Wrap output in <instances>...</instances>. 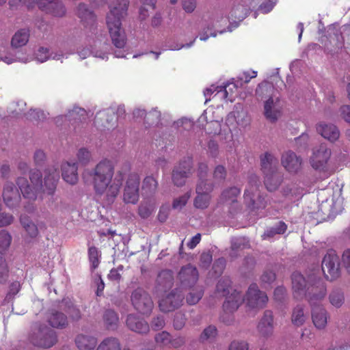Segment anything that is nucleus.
<instances>
[{
    "mask_svg": "<svg viewBox=\"0 0 350 350\" xmlns=\"http://www.w3.org/2000/svg\"><path fill=\"white\" fill-rule=\"evenodd\" d=\"M48 322L53 327L62 329L68 325V318L64 313L51 310L48 316Z\"/></svg>",
    "mask_w": 350,
    "mask_h": 350,
    "instance_id": "nucleus-31",
    "label": "nucleus"
},
{
    "mask_svg": "<svg viewBox=\"0 0 350 350\" xmlns=\"http://www.w3.org/2000/svg\"><path fill=\"white\" fill-rule=\"evenodd\" d=\"M247 304L252 308H262L268 301V297L265 292L259 290L256 284H252L246 294Z\"/></svg>",
    "mask_w": 350,
    "mask_h": 350,
    "instance_id": "nucleus-16",
    "label": "nucleus"
},
{
    "mask_svg": "<svg viewBox=\"0 0 350 350\" xmlns=\"http://www.w3.org/2000/svg\"><path fill=\"white\" fill-rule=\"evenodd\" d=\"M131 302L139 312L148 314L153 308V301L150 295L143 288H137L131 294Z\"/></svg>",
    "mask_w": 350,
    "mask_h": 350,
    "instance_id": "nucleus-10",
    "label": "nucleus"
},
{
    "mask_svg": "<svg viewBox=\"0 0 350 350\" xmlns=\"http://www.w3.org/2000/svg\"><path fill=\"white\" fill-rule=\"evenodd\" d=\"M342 263L347 272L350 273V249H347L343 252Z\"/></svg>",
    "mask_w": 350,
    "mask_h": 350,
    "instance_id": "nucleus-63",
    "label": "nucleus"
},
{
    "mask_svg": "<svg viewBox=\"0 0 350 350\" xmlns=\"http://www.w3.org/2000/svg\"><path fill=\"white\" fill-rule=\"evenodd\" d=\"M88 256L90 261L92 262V267L96 269L99 265L98 251L94 246H92L88 249Z\"/></svg>",
    "mask_w": 350,
    "mask_h": 350,
    "instance_id": "nucleus-54",
    "label": "nucleus"
},
{
    "mask_svg": "<svg viewBox=\"0 0 350 350\" xmlns=\"http://www.w3.org/2000/svg\"><path fill=\"white\" fill-rule=\"evenodd\" d=\"M143 5L139 10V17L142 20H145L148 16V8L154 10L157 0H140Z\"/></svg>",
    "mask_w": 350,
    "mask_h": 350,
    "instance_id": "nucleus-48",
    "label": "nucleus"
},
{
    "mask_svg": "<svg viewBox=\"0 0 350 350\" xmlns=\"http://www.w3.org/2000/svg\"><path fill=\"white\" fill-rule=\"evenodd\" d=\"M317 130L322 137L331 142H336L340 137V131L334 124H319Z\"/></svg>",
    "mask_w": 350,
    "mask_h": 350,
    "instance_id": "nucleus-28",
    "label": "nucleus"
},
{
    "mask_svg": "<svg viewBox=\"0 0 350 350\" xmlns=\"http://www.w3.org/2000/svg\"><path fill=\"white\" fill-rule=\"evenodd\" d=\"M96 350H121L120 343L116 338H107L98 345Z\"/></svg>",
    "mask_w": 350,
    "mask_h": 350,
    "instance_id": "nucleus-42",
    "label": "nucleus"
},
{
    "mask_svg": "<svg viewBox=\"0 0 350 350\" xmlns=\"http://www.w3.org/2000/svg\"><path fill=\"white\" fill-rule=\"evenodd\" d=\"M240 193V189L232 187L224 190L220 196V201L222 203H230V207L229 208V212L230 214L235 213L237 210L239 209L240 204L237 200V198Z\"/></svg>",
    "mask_w": 350,
    "mask_h": 350,
    "instance_id": "nucleus-20",
    "label": "nucleus"
},
{
    "mask_svg": "<svg viewBox=\"0 0 350 350\" xmlns=\"http://www.w3.org/2000/svg\"><path fill=\"white\" fill-rule=\"evenodd\" d=\"M257 77V71L251 70V71H244L240 76L238 77L237 81V83H240L242 85L243 83H248L252 79L256 78Z\"/></svg>",
    "mask_w": 350,
    "mask_h": 350,
    "instance_id": "nucleus-53",
    "label": "nucleus"
},
{
    "mask_svg": "<svg viewBox=\"0 0 350 350\" xmlns=\"http://www.w3.org/2000/svg\"><path fill=\"white\" fill-rule=\"evenodd\" d=\"M42 174L38 170H33L29 172V179L32 185L29 184L27 179L25 177H18L16 184L25 198L30 200L36 199V193L38 190L42 189Z\"/></svg>",
    "mask_w": 350,
    "mask_h": 350,
    "instance_id": "nucleus-7",
    "label": "nucleus"
},
{
    "mask_svg": "<svg viewBox=\"0 0 350 350\" xmlns=\"http://www.w3.org/2000/svg\"><path fill=\"white\" fill-rule=\"evenodd\" d=\"M75 343L79 350H94L97 344L96 338L79 334L75 339Z\"/></svg>",
    "mask_w": 350,
    "mask_h": 350,
    "instance_id": "nucleus-35",
    "label": "nucleus"
},
{
    "mask_svg": "<svg viewBox=\"0 0 350 350\" xmlns=\"http://www.w3.org/2000/svg\"><path fill=\"white\" fill-rule=\"evenodd\" d=\"M293 296L297 299L306 297L310 305L321 301L325 296L327 289L325 283L320 278L310 275L308 280L298 272L291 276Z\"/></svg>",
    "mask_w": 350,
    "mask_h": 350,
    "instance_id": "nucleus-2",
    "label": "nucleus"
},
{
    "mask_svg": "<svg viewBox=\"0 0 350 350\" xmlns=\"http://www.w3.org/2000/svg\"><path fill=\"white\" fill-rule=\"evenodd\" d=\"M329 299L331 304L336 308L340 307L344 303L343 293L338 289L332 291Z\"/></svg>",
    "mask_w": 350,
    "mask_h": 350,
    "instance_id": "nucleus-49",
    "label": "nucleus"
},
{
    "mask_svg": "<svg viewBox=\"0 0 350 350\" xmlns=\"http://www.w3.org/2000/svg\"><path fill=\"white\" fill-rule=\"evenodd\" d=\"M104 322L108 329H114L118 323L119 318L113 310H107L103 315Z\"/></svg>",
    "mask_w": 350,
    "mask_h": 350,
    "instance_id": "nucleus-44",
    "label": "nucleus"
},
{
    "mask_svg": "<svg viewBox=\"0 0 350 350\" xmlns=\"http://www.w3.org/2000/svg\"><path fill=\"white\" fill-rule=\"evenodd\" d=\"M282 164L290 173H297L301 168V159L292 151H288L282 154Z\"/></svg>",
    "mask_w": 350,
    "mask_h": 350,
    "instance_id": "nucleus-21",
    "label": "nucleus"
},
{
    "mask_svg": "<svg viewBox=\"0 0 350 350\" xmlns=\"http://www.w3.org/2000/svg\"><path fill=\"white\" fill-rule=\"evenodd\" d=\"M18 2L28 9L36 3L40 10L56 17H62L66 14V8L60 0H18ZM9 4L11 7L16 5V0H10Z\"/></svg>",
    "mask_w": 350,
    "mask_h": 350,
    "instance_id": "nucleus-6",
    "label": "nucleus"
},
{
    "mask_svg": "<svg viewBox=\"0 0 350 350\" xmlns=\"http://www.w3.org/2000/svg\"><path fill=\"white\" fill-rule=\"evenodd\" d=\"M260 181L257 176H252L247 188L244 192V201L252 211L265 209L269 204L267 196L259 190Z\"/></svg>",
    "mask_w": 350,
    "mask_h": 350,
    "instance_id": "nucleus-4",
    "label": "nucleus"
},
{
    "mask_svg": "<svg viewBox=\"0 0 350 350\" xmlns=\"http://www.w3.org/2000/svg\"><path fill=\"white\" fill-rule=\"evenodd\" d=\"M199 278L198 271L196 267L188 264L180 269L177 280L180 288L183 289H190L197 283Z\"/></svg>",
    "mask_w": 350,
    "mask_h": 350,
    "instance_id": "nucleus-12",
    "label": "nucleus"
},
{
    "mask_svg": "<svg viewBox=\"0 0 350 350\" xmlns=\"http://www.w3.org/2000/svg\"><path fill=\"white\" fill-rule=\"evenodd\" d=\"M203 294L204 292L201 288L193 289L187 296L186 301L189 305H195L201 299Z\"/></svg>",
    "mask_w": 350,
    "mask_h": 350,
    "instance_id": "nucleus-50",
    "label": "nucleus"
},
{
    "mask_svg": "<svg viewBox=\"0 0 350 350\" xmlns=\"http://www.w3.org/2000/svg\"><path fill=\"white\" fill-rule=\"evenodd\" d=\"M243 297L241 293L237 290H234L230 295L226 297V299L223 304L224 312L228 313L234 312L243 303Z\"/></svg>",
    "mask_w": 350,
    "mask_h": 350,
    "instance_id": "nucleus-27",
    "label": "nucleus"
},
{
    "mask_svg": "<svg viewBox=\"0 0 350 350\" xmlns=\"http://www.w3.org/2000/svg\"><path fill=\"white\" fill-rule=\"evenodd\" d=\"M86 111L84 109L74 107L72 110L69 111L66 115L57 118V122L59 121V119L68 120L72 124L83 122L86 120Z\"/></svg>",
    "mask_w": 350,
    "mask_h": 350,
    "instance_id": "nucleus-33",
    "label": "nucleus"
},
{
    "mask_svg": "<svg viewBox=\"0 0 350 350\" xmlns=\"http://www.w3.org/2000/svg\"><path fill=\"white\" fill-rule=\"evenodd\" d=\"M29 31L27 29H21L13 36L11 44L15 48L25 46L29 41Z\"/></svg>",
    "mask_w": 350,
    "mask_h": 350,
    "instance_id": "nucleus-38",
    "label": "nucleus"
},
{
    "mask_svg": "<svg viewBox=\"0 0 350 350\" xmlns=\"http://www.w3.org/2000/svg\"><path fill=\"white\" fill-rule=\"evenodd\" d=\"M261 170L264 175L276 172L278 159L270 152H266L260 156Z\"/></svg>",
    "mask_w": 350,
    "mask_h": 350,
    "instance_id": "nucleus-25",
    "label": "nucleus"
},
{
    "mask_svg": "<svg viewBox=\"0 0 350 350\" xmlns=\"http://www.w3.org/2000/svg\"><path fill=\"white\" fill-rule=\"evenodd\" d=\"M62 176L63 179L70 185H75L79 180L77 165L76 163H64L62 165Z\"/></svg>",
    "mask_w": 350,
    "mask_h": 350,
    "instance_id": "nucleus-26",
    "label": "nucleus"
},
{
    "mask_svg": "<svg viewBox=\"0 0 350 350\" xmlns=\"http://www.w3.org/2000/svg\"><path fill=\"white\" fill-rule=\"evenodd\" d=\"M113 120L116 122L114 113L109 110H103L100 111L96 114L94 124L96 126H101L109 129V127L113 126L114 123L111 125V122H113Z\"/></svg>",
    "mask_w": 350,
    "mask_h": 350,
    "instance_id": "nucleus-32",
    "label": "nucleus"
},
{
    "mask_svg": "<svg viewBox=\"0 0 350 350\" xmlns=\"http://www.w3.org/2000/svg\"><path fill=\"white\" fill-rule=\"evenodd\" d=\"M191 197V192L188 191L184 195L174 200L172 208L174 209H180L184 207Z\"/></svg>",
    "mask_w": 350,
    "mask_h": 350,
    "instance_id": "nucleus-52",
    "label": "nucleus"
},
{
    "mask_svg": "<svg viewBox=\"0 0 350 350\" xmlns=\"http://www.w3.org/2000/svg\"><path fill=\"white\" fill-rule=\"evenodd\" d=\"M192 167L193 161L190 157L184 158L174 167L172 178L176 186L182 187L185 184L187 178L192 172Z\"/></svg>",
    "mask_w": 350,
    "mask_h": 350,
    "instance_id": "nucleus-11",
    "label": "nucleus"
},
{
    "mask_svg": "<svg viewBox=\"0 0 350 350\" xmlns=\"http://www.w3.org/2000/svg\"><path fill=\"white\" fill-rule=\"evenodd\" d=\"M321 301H317L312 307V319L314 326L321 329L325 327L327 323V314L326 310L321 306L317 305Z\"/></svg>",
    "mask_w": 350,
    "mask_h": 350,
    "instance_id": "nucleus-23",
    "label": "nucleus"
},
{
    "mask_svg": "<svg viewBox=\"0 0 350 350\" xmlns=\"http://www.w3.org/2000/svg\"><path fill=\"white\" fill-rule=\"evenodd\" d=\"M77 157L80 163L85 165L90 161L91 159V154L86 148H83L79 150Z\"/></svg>",
    "mask_w": 350,
    "mask_h": 350,
    "instance_id": "nucleus-59",
    "label": "nucleus"
},
{
    "mask_svg": "<svg viewBox=\"0 0 350 350\" xmlns=\"http://www.w3.org/2000/svg\"><path fill=\"white\" fill-rule=\"evenodd\" d=\"M126 324L130 330L141 334H147L150 329L148 323L135 314L127 316Z\"/></svg>",
    "mask_w": 350,
    "mask_h": 350,
    "instance_id": "nucleus-22",
    "label": "nucleus"
},
{
    "mask_svg": "<svg viewBox=\"0 0 350 350\" xmlns=\"http://www.w3.org/2000/svg\"><path fill=\"white\" fill-rule=\"evenodd\" d=\"M12 237L6 230H0V256L5 254L9 250Z\"/></svg>",
    "mask_w": 350,
    "mask_h": 350,
    "instance_id": "nucleus-41",
    "label": "nucleus"
},
{
    "mask_svg": "<svg viewBox=\"0 0 350 350\" xmlns=\"http://www.w3.org/2000/svg\"><path fill=\"white\" fill-rule=\"evenodd\" d=\"M14 221V217L10 213L0 212V228L8 226Z\"/></svg>",
    "mask_w": 350,
    "mask_h": 350,
    "instance_id": "nucleus-60",
    "label": "nucleus"
},
{
    "mask_svg": "<svg viewBox=\"0 0 350 350\" xmlns=\"http://www.w3.org/2000/svg\"><path fill=\"white\" fill-rule=\"evenodd\" d=\"M27 119L31 121H39L44 120L46 118V116L43 111L40 109H31L26 114Z\"/></svg>",
    "mask_w": 350,
    "mask_h": 350,
    "instance_id": "nucleus-55",
    "label": "nucleus"
},
{
    "mask_svg": "<svg viewBox=\"0 0 350 350\" xmlns=\"http://www.w3.org/2000/svg\"><path fill=\"white\" fill-rule=\"evenodd\" d=\"M322 271L325 278L329 281L338 279L340 275L339 258L333 250H329L323 258Z\"/></svg>",
    "mask_w": 350,
    "mask_h": 350,
    "instance_id": "nucleus-9",
    "label": "nucleus"
},
{
    "mask_svg": "<svg viewBox=\"0 0 350 350\" xmlns=\"http://www.w3.org/2000/svg\"><path fill=\"white\" fill-rule=\"evenodd\" d=\"M139 176L136 172L131 173L126 182L123 200L126 203L136 204L139 200Z\"/></svg>",
    "mask_w": 350,
    "mask_h": 350,
    "instance_id": "nucleus-14",
    "label": "nucleus"
},
{
    "mask_svg": "<svg viewBox=\"0 0 350 350\" xmlns=\"http://www.w3.org/2000/svg\"><path fill=\"white\" fill-rule=\"evenodd\" d=\"M273 317L271 310H266L258 325L259 332L264 336H269L273 333Z\"/></svg>",
    "mask_w": 350,
    "mask_h": 350,
    "instance_id": "nucleus-29",
    "label": "nucleus"
},
{
    "mask_svg": "<svg viewBox=\"0 0 350 350\" xmlns=\"http://www.w3.org/2000/svg\"><path fill=\"white\" fill-rule=\"evenodd\" d=\"M174 273L170 269H163L161 271L156 280L155 291L157 293L165 292L170 289L174 284Z\"/></svg>",
    "mask_w": 350,
    "mask_h": 350,
    "instance_id": "nucleus-19",
    "label": "nucleus"
},
{
    "mask_svg": "<svg viewBox=\"0 0 350 350\" xmlns=\"http://www.w3.org/2000/svg\"><path fill=\"white\" fill-rule=\"evenodd\" d=\"M250 5L247 1H242L232 8L229 18L234 21H242L250 14Z\"/></svg>",
    "mask_w": 350,
    "mask_h": 350,
    "instance_id": "nucleus-30",
    "label": "nucleus"
},
{
    "mask_svg": "<svg viewBox=\"0 0 350 350\" xmlns=\"http://www.w3.org/2000/svg\"><path fill=\"white\" fill-rule=\"evenodd\" d=\"M224 88V98L226 100H228L230 101H232L234 99L233 96V90L237 89V85L234 83H228L224 87H219V90H217V92L221 91V90Z\"/></svg>",
    "mask_w": 350,
    "mask_h": 350,
    "instance_id": "nucleus-57",
    "label": "nucleus"
},
{
    "mask_svg": "<svg viewBox=\"0 0 350 350\" xmlns=\"http://www.w3.org/2000/svg\"><path fill=\"white\" fill-rule=\"evenodd\" d=\"M129 0H113L107 16V25L113 44L119 49L124 47L126 33L122 27V18L126 14Z\"/></svg>",
    "mask_w": 350,
    "mask_h": 350,
    "instance_id": "nucleus-3",
    "label": "nucleus"
},
{
    "mask_svg": "<svg viewBox=\"0 0 350 350\" xmlns=\"http://www.w3.org/2000/svg\"><path fill=\"white\" fill-rule=\"evenodd\" d=\"M213 185L207 179L199 180L197 184L196 191V193H204L211 195V193L213 190Z\"/></svg>",
    "mask_w": 350,
    "mask_h": 350,
    "instance_id": "nucleus-47",
    "label": "nucleus"
},
{
    "mask_svg": "<svg viewBox=\"0 0 350 350\" xmlns=\"http://www.w3.org/2000/svg\"><path fill=\"white\" fill-rule=\"evenodd\" d=\"M29 339L33 346L44 349L51 348L57 341L55 332L44 325H36Z\"/></svg>",
    "mask_w": 350,
    "mask_h": 350,
    "instance_id": "nucleus-8",
    "label": "nucleus"
},
{
    "mask_svg": "<svg viewBox=\"0 0 350 350\" xmlns=\"http://www.w3.org/2000/svg\"><path fill=\"white\" fill-rule=\"evenodd\" d=\"M226 176V170L223 165H217L213 172V177L216 180H224Z\"/></svg>",
    "mask_w": 350,
    "mask_h": 350,
    "instance_id": "nucleus-61",
    "label": "nucleus"
},
{
    "mask_svg": "<svg viewBox=\"0 0 350 350\" xmlns=\"http://www.w3.org/2000/svg\"><path fill=\"white\" fill-rule=\"evenodd\" d=\"M306 320V317L304 312V307L299 304L293 310L291 322L295 326L300 327L305 323Z\"/></svg>",
    "mask_w": 350,
    "mask_h": 350,
    "instance_id": "nucleus-39",
    "label": "nucleus"
},
{
    "mask_svg": "<svg viewBox=\"0 0 350 350\" xmlns=\"http://www.w3.org/2000/svg\"><path fill=\"white\" fill-rule=\"evenodd\" d=\"M282 182V175L278 171L265 175L264 183L269 191L277 190Z\"/></svg>",
    "mask_w": 350,
    "mask_h": 350,
    "instance_id": "nucleus-36",
    "label": "nucleus"
},
{
    "mask_svg": "<svg viewBox=\"0 0 350 350\" xmlns=\"http://www.w3.org/2000/svg\"><path fill=\"white\" fill-rule=\"evenodd\" d=\"M20 221L25 231L31 238H35L38 234V229L37 226L33 223L29 217L27 215H21Z\"/></svg>",
    "mask_w": 350,
    "mask_h": 350,
    "instance_id": "nucleus-40",
    "label": "nucleus"
},
{
    "mask_svg": "<svg viewBox=\"0 0 350 350\" xmlns=\"http://www.w3.org/2000/svg\"><path fill=\"white\" fill-rule=\"evenodd\" d=\"M158 182L152 176H146L142 186V195L146 198L152 196L157 191Z\"/></svg>",
    "mask_w": 350,
    "mask_h": 350,
    "instance_id": "nucleus-37",
    "label": "nucleus"
},
{
    "mask_svg": "<svg viewBox=\"0 0 350 350\" xmlns=\"http://www.w3.org/2000/svg\"><path fill=\"white\" fill-rule=\"evenodd\" d=\"M197 196L194 199L193 205L198 209H206L209 206L211 196L204 193H196Z\"/></svg>",
    "mask_w": 350,
    "mask_h": 350,
    "instance_id": "nucleus-45",
    "label": "nucleus"
},
{
    "mask_svg": "<svg viewBox=\"0 0 350 350\" xmlns=\"http://www.w3.org/2000/svg\"><path fill=\"white\" fill-rule=\"evenodd\" d=\"M332 151L325 144H321L313 150L310 159V163L312 168L319 171H324L330 159Z\"/></svg>",
    "mask_w": 350,
    "mask_h": 350,
    "instance_id": "nucleus-13",
    "label": "nucleus"
},
{
    "mask_svg": "<svg viewBox=\"0 0 350 350\" xmlns=\"http://www.w3.org/2000/svg\"><path fill=\"white\" fill-rule=\"evenodd\" d=\"M184 298V294L176 288L159 301V308L163 312H172L183 305Z\"/></svg>",
    "mask_w": 350,
    "mask_h": 350,
    "instance_id": "nucleus-15",
    "label": "nucleus"
},
{
    "mask_svg": "<svg viewBox=\"0 0 350 350\" xmlns=\"http://www.w3.org/2000/svg\"><path fill=\"white\" fill-rule=\"evenodd\" d=\"M77 16L81 18V22L85 28L89 27L92 31L96 24V16L90 10L86 5L80 3L77 8Z\"/></svg>",
    "mask_w": 350,
    "mask_h": 350,
    "instance_id": "nucleus-24",
    "label": "nucleus"
},
{
    "mask_svg": "<svg viewBox=\"0 0 350 350\" xmlns=\"http://www.w3.org/2000/svg\"><path fill=\"white\" fill-rule=\"evenodd\" d=\"M275 89L272 83L264 81L259 83L256 90V96L258 99L267 98L264 104V114L267 119L271 122H275L280 116V111L275 109L273 96Z\"/></svg>",
    "mask_w": 350,
    "mask_h": 350,
    "instance_id": "nucleus-5",
    "label": "nucleus"
},
{
    "mask_svg": "<svg viewBox=\"0 0 350 350\" xmlns=\"http://www.w3.org/2000/svg\"><path fill=\"white\" fill-rule=\"evenodd\" d=\"M185 315L181 312L176 313L173 321L174 327L177 330H180L183 328V327L185 325Z\"/></svg>",
    "mask_w": 350,
    "mask_h": 350,
    "instance_id": "nucleus-56",
    "label": "nucleus"
},
{
    "mask_svg": "<svg viewBox=\"0 0 350 350\" xmlns=\"http://www.w3.org/2000/svg\"><path fill=\"white\" fill-rule=\"evenodd\" d=\"M217 335V329L215 325H209L206 327L201 333L199 340L200 342H204L209 340L214 339Z\"/></svg>",
    "mask_w": 350,
    "mask_h": 350,
    "instance_id": "nucleus-46",
    "label": "nucleus"
},
{
    "mask_svg": "<svg viewBox=\"0 0 350 350\" xmlns=\"http://www.w3.org/2000/svg\"><path fill=\"white\" fill-rule=\"evenodd\" d=\"M130 170V164L124 163L113 179L114 166L111 161L104 159L92 170L85 171L83 178L92 185L96 195L105 196L109 202H113L120 193L124 175Z\"/></svg>",
    "mask_w": 350,
    "mask_h": 350,
    "instance_id": "nucleus-1",
    "label": "nucleus"
},
{
    "mask_svg": "<svg viewBox=\"0 0 350 350\" xmlns=\"http://www.w3.org/2000/svg\"><path fill=\"white\" fill-rule=\"evenodd\" d=\"M62 308L69 315L72 321H78L81 319V312L69 298H64L62 301Z\"/></svg>",
    "mask_w": 350,
    "mask_h": 350,
    "instance_id": "nucleus-34",
    "label": "nucleus"
},
{
    "mask_svg": "<svg viewBox=\"0 0 350 350\" xmlns=\"http://www.w3.org/2000/svg\"><path fill=\"white\" fill-rule=\"evenodd\" d=\"M206 132L209 135H217L220 132V124L218 121H211L205 126Z\"/></svg>",
    "mask_w": 350,
    "mask_h": 350,
    "instance_id": "nucleus-58",
    "label": "nucleus"
},
{
    "mask_svg": "<svg viewBox=\"0 0 350 350\" xmlns=\"http://www.w3.org/2000/svg\"><path fill=\"white\" fill-rule=\"evenodd\" d=\"M155 341L157 343L166 345L170 342V335L167 332L159 333L155 336Z\"/></svg>",
    "mask_w": 350,
    "mask_h": 350,
    "instance_id": "nucleus-62",
    "label": "nucleus"
},
{
    "mask_svg": "<svg viewBox=\"0 0 350 350\" xmlns=\"http://www.w3.org/2000/svg\"><path fill=\"white\" fill-rule=\"evenodd\" d=\"M248 345L244 341H233L231 342L229 350H247Z\"/></svg>",
    "mask_w": 350,
    "mask_h": 350,
    "instance_id": "nucleus-64",
    "label": "nucleus"
},
{
    "mask_svg": "<svg viewBox=\"0 0 350 350\" xmlns=\"http://www.w3.org/2000/svg\"><path fill=\"white\" fill-rule=\"evenodd\" d=\"M9 276V269L3 256H0V283H5Z\"/></svg>",
    "mask_w": 350,
    "mask_h": 350,
    "instance_id": "nucleus-51",
    "label": "nucleus"
},
{
    "mask_svg": "<svg viewBox=\"0 0 350 350\" xmlns=\"http://www.w3.org/2000/svg\"><path fill=\"white\" fill-rule=\"evenodd\" d=\"M2 197L5 204L10 208L19 205L21 195L13 183L7 182L3 186Z\"/></svg>",
    "mask_w": 350,
    "mask_h": 350,
    "instance_id": "nucleus-17",
    "label": "nucleus"
},
{
    "mask_svg": "<svg viewBox=\"0 0 350 350\" xmlns=\"http://www.w3.org/2000/svg\"><path fill=\"white\" fill-rule=\"evenodd\" d=\"M59 178L58 169L55 167H49L45 170L43 192L49 195H53L56 189L57 184Z\"/></svg>",
    "mask_w": 350,
    "mask_h": 350,
    "instance_id": "nucleus-18",
    "label": "nucleus"
},
{
    "mask_svg": "<svg viewBox=\"0 0 350 350\" xmlns=\"http://www.w3.org/2000/svg\"><path fill=\"white\" fill-rule=\"evenodd\" d=\"M231 280L228 277L221 278L216 286V291L218 293H221L224 297L229 296V293L232 290Z\"/></svg>",
    "mask_w": 350,
    "mask_h": 350,
    "instance_id": "nucleus-43",
    "label": "nucleus"
}]
</instances>
